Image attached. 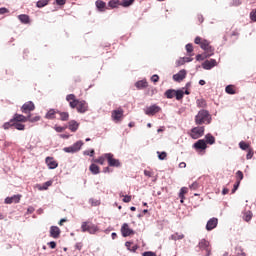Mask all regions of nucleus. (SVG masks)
<instances>
[{"instance_id":"obj_1","label":"nucleus","mask_w":256,"mask_h":256,"mask_svg":"<svg viewBox=\"0 0 256 256\" xmlns=\"http://www.w3.org/2000/svg\"><path fill=\"white\" fill-rule=\"evenodd\" d=\"M211 121V114L205 109L200 110L195 116L196 125H210Z\"/></svg>"},{"instance_id":"obj_2","label":"nucleus","mask_w":256,"mask_h":256,"mask_svg":"<svg viewBox=\"0 0 256 256\" xmlns=\"http://www.w3.org/2000/svg\"><path fill=\"white\" fill-rule=\"evenodd\" d=\"M82 233H89L90 235H95L99 231V227L91 222H82L81 224Z\"/></svg>"},{"instance_id":"obj_3","label":"nucleus","mask_w":256,"mask_h":256,"mask_svg":"<svg viewBox=\"0 0 256 256\" xmlns=\"http://www.w3.org/2000/svg\"><path fill=\"white\" fill-rule=\"evenodd\" d=\"M201 49L205 51V57H213L215 55V48L211 46V42H209V40H202Z\"/></svg>"},{"instance_id":"obj_4","label":"nucleus","mask_w":256,"mask_h":256,"mask_svg":"<svg viewBox=\"0 0 256 256\" xmlns=\"http://www.w3.org/2000/svg\"><path fill=\"white\" fill-rule=\"evenodd\" d=\"M81 147H83V141L79 140L76 143H74L73 145L63 148V152L64 153H77V152L81 151Z\"/></svg>"},{"instance_id":"obj_5","label":"nucleus","mask_w":256,"mask_h":256,"mask_svg":"<svg viewBox=\"0 0 256 256\" xmlns=\"http://www.w3.org/2000/svg\"><path fill=\"white\" fill-rule=\"evenodd\" d=\"M196 249H199V251H205L207 252L205 256H211V249L209 248V241L205 239H201L196 246Z\"/></svg>"},{"instance_id":"obj_6","label":"nucleus","mask_w":256,"mask_h":256,"mask_svg":"<svg viewBox=\"0 0 256 256\" xmlns=\"http://www.w3.org/2000/svg\"><path fill=\"white\" fill-rule=\"evenodd\" d=\"M203 135H205V127L200 126L191 129L190 136L192 139H199L200 137H203Z\"/></svg>"},{"instance_id":"obj_7","label":"nucleus","mask_w":256,"mask_h":256,"mask_svg":"<svg viewBox=\"0 0 256 256\" xmlns=\"http://www.w3.org/2000/svg\"><path fill=\"white\" fill-rule=\"evenodd\" d=\"M104 157L107 159L108 165L110 167H121V162L119 161V159L113 158L112 153H106L104 154Z\"/></svg>"},{"instance_id":"obj_8","label":"nucleus","mask_w":256,"mask_h":256,"mask_svg":"<svg viewBox=\"0 0 256 256\" xmlns=\"http://www.w3.org/2000/svg\"><path fill=\"white\" fill-rule=\"evenodd\" d=\"M159 111H161V107H159L157 104H153V105L147 107L144 110V113H145V115L153 116L156 113H159Z\"/></svg>"},{"instance_id":"obj_9","label":"nucleus","mask_w":256,"mask_h":256,"mask_svg":"<svg viewBox=\"0 0 256 256\" xmlns=\"http://www.w3.org/2000/svg\"><path fill=\"white\" fill-rule=\"evenodd\" d=\"M66 101H68L71 109L77 108L80 100L75 98V94H69L66 96Z\"/></svg>"},{"instance_id":"obj_10","label":"nucleus","mask_w":256,"mask_h":256,"mask_svg":"<svg viewBox=\"0 0 256 256\" xmlns=\"http://www.w3.org/2000/svg\"><path fill=\"white\" fill-rule=\"evenodd\" d=\"M202 67L206 71H211V69H213V67H217V60H215V59L205 60L202 63Z\"/></svg>"},{"instance_id":"obj_11","label":"nucleus","mask_w":256,"mask_h":256,"mask_svg":"<svg viewBox=\"0 0 256 256\" xmlns=\"http://www.w3.org/2000/svg\"><path fill=\"white\" fill-rule=\"evenodd\" d=\"M122 237H129L130 235H135V231L129 228V224L124 223L121 227Z\"/></svg>"},{"instance_id":"obj_12","label":"nucleus","mask_w":256,"mask_h":256,"mask_svg":"<svg viewBox=\"0 0 256 256\" xmlns=\"http://www.w3.org/2000/svg\"><path fill=\"white\" fill-rule=\"evenodd\" d=\"M21 111L22 113H31V111H35V104L32 101H28L22 105Z\"/></svg>"},{"instance_id":"obj_13","label":"nucleus","mask_w":256,"mask_h":256,"mask_svg":"<svg viewBox=\"0 0 256 256\" xmlns=\"http://www.w3.org/2000/svg\"><path fill=\"white\" fill-rule=\"evenodd\" d=\"M76 109L78 113H87V111L89 110V105L85 100H80Z\"/></svg>"},{"instance_id":"obj_14","label":"nucleus","mask_w":256,"mask_h":256,"mask_svg":"<svg viewBox=\"0 0 256 256\" xmlns=\"http://www.w3.org/2000/svg\"><path fill=\"white\" fill-rule=\"evenodd\" d=\"M19 201H21V195L16 194V195H13L11 197H6L5 200H4V203L6 205H11L12 203H19Z\"/></svg>"},{"instance_id":"obj_15","label":"nucleus","mask_w":256,"mask_h":256,"mask_svg":"<svg viewBox=\"0 0 256 256\" xmlns=\"http://www.w3.org/2000/svg\"><path fill=\"white\" fill-rule=\"evenodd\" d=\"M185 77H187V71L185 69H182L178 73L173 75L174 81H177L178 83L183 81Z\"/></svg>"},{"instance_id":"obj_16","label":"nucleus","mask_w":256,"mask_h":256,"mask_svg":"<svg viewBox=\"0 0 256 256\" xmlns=\"http://www.w3.org/2000/svg\"><path fill=\"white\" fill-rule=\"evenodd\" d=\"M112 119L116 122L121 121V119H123V109L119 108L118 110H113Z\"/></svg>"},{"instance_id":"obj_17","label":"nucleus","mask_w":256,"mask_h":256,"mask_svg":"<svg viewBox=\"0 0 256 256\" xmlns=\"http://www.w3.org/2000/svg\"><path fill=\"white\" fill-rule=\"evenodd\" d=\"M193 148L197 150L205 151V149H207V142H205V140L203 139H200L196 143H194Z\"/></svg>"},{"instance_id":"obj_18","label":"nucleus","mask_w":256,"mask_h":256,"mask_svg":"<svg viewBox=\"0 0 256 256\" xmlns=\"http://www.w3.org/2000/svg\"><path fill=\"white\" fill-rule=\"evenodd\" d=\"M28 116H24L23 114H15L12 118L14 123H27Z\"/></svg>"},{"instance_id":"obj_19","label":"nucleus","mask_w":256,"mask_h":256,"mask_svg":"<svg viewBox=\"0 0 256 256\" xmlns=\"http://www.w3.org/2000/svg\"><path fill=\"white\" fill-rule=\"evenodd\" d=\"M217 223H219V220L217 218H211L210 220H208L206 224L207 231H213V229L217 227Z\"/></svg>"},{"instance_id":"obj_20","label":"nucleus","mask_w":256,"mask_h":256,"mask_svg":"<svg viewBox=\"0 0 256 256\" xmlns=\"http://www.w3.org/2000/svg\"><path fill=\"white\" fill-rule=\"evenodd\" d=\"M59 235H61V229L57 226H51L50 237H53V239H59Z\"/></svg>"},{"instance_id":"obj_21","label":"nucleus","mask_w":256,"mask_h":256,"mask_svg":"<svg viewBox=\"0 0 256 256\" xmlns=\"http://www.w3.org/2000/svg\"><path fill=\"white\" fill-rule=\"evenodd\" d=\"M46 163L49 169H57V167H59V164L57 163V161L53 160V157H47Z\"/></svg>"},{"instance_id":"obj_22","label":"nucleus","mask_w":256,"mask_h":256,"mask_svg":"<svg viewBox=\"0 0 256 256\" xmlns=\"http://www.w3.org/2000/svg\"><path fill=\"white\" fill-rule=\"evenodd\" d=\"M68 129H70V131H72V133H75V131H77V129H79V123L75 120H71L68 123Z\"/></svg>"},{"instance_id":"obj_23","label":"nucleus","mask_w":256,"mask_h":256,"mask_svg":"<svg viewBox=\"0 0 256 256\" xmlns=\"http://www.w3.org/2000/svg\"><path fill=\"white\" fill-rule=\"evenodd\" d=\"M95 5H96V9L98 11H100V13H103V11H105V7H107V4L104 1H101V0H97L95 2Z\"/></svg>"},{"instance_id":"obj_24","label":"nucleus","mask_w":256,"mask_h":256,"mask_svg":"<svg viewBox=\"0 0 256 256\" xmlns=\"http://www.w3.org/2000/svg\"><path fill=\"white\" fill-rule=\"evenodd\" d=\"M89 171L92 173V175H99V173H101V170L97 166V164H91L89 167Z\"/></svg>"},{"instance_id":"obj_25","label":"nucleus","mask_w":256,"mask_h":256,"mask_svg":"<svg viewBox=\"0 0 256 256\" xmlns=\"http://www.w3.org/2000/svg\"><path fill=\"white\" fill-rule=\"evenodd\" d=\"M108 6L111 9H117V7H121V1H119V0H110L108 2Z\"/></svg>"},{"instance_id":"obj_26","label":"nucleus","mask_w":256,"mask_h":256,"mask_svg":"<svg viewBox=\"0 0 256 256\" xmlns=\"http://www.w3.org/2000/svg\"><path fill=\"white\" fill-rule=\"evenodd\" d=\"M52 185H53L52 181H47L43 185H38V189L39 191H47L49 187H51Z\"/></svg>"},{"instance_id":"obj_27","label":"nucleus","mask_w":256,"mask_h":256,"mask_svg":"<svg viewBox=\"0 0 256 256\" xmlns=\"http://www.w3.org/2000/svg\"><path fill=\"white\" fill-rule=\"evenodd\" d=\"M205 143L208 145H215V136H212L211 134H206L205 135Z\"/></svg>"},{"instance_id":"obj_28","label":"nucleus","mask_w":256,"mask_h":256,"mask_svg":"<svg viewBox=\"0 0 256 256\" xmlns=\"http://www.w3.org/2000/svg\"><path fill=\"white\" fill-rule=\"evenodd\" d=\"M235 253L237 256H247V253H245V249L241 246L235 247Z\"/></svg>"},{"instance_id":"obj_29","label":"nucleus","mask_w":256,"mask_h":256,"mask_svg":"<svg viewBox=\"0 0 256 256\" xmlns=\"http://www.w3.org/2000/svg\"><path fill=\"white\" fill-rule=\"evenodd\" d=\"M170 239L172 240V241H181V239H185V235H183V234H179V233H175V234H172L171 236H170Z\"/></svg>"},{"instance_id":"obj_30","label":"nucleus","mask_w":256,"mask_h":256,"mask_svg":"<svg viewBox=\"0 0 256 256\" xmlns=\"http://www.w3.org/2000/svg\"><path fill=\"white\" fill-rule=\"evenodd\" d=\"M175 93H176V90L175 89H168L166 90V92L164 93L165 97L167 99H173V97H175Z\"/></svg>"},{"instance_id":"obj_31","label":"nucleus","mask_w":256,"mask_h":256,"mask_svg":"<svg viewBox=\"0 0 256 256\" xmlns=\"http://www.w3.org/2000/svg\"><path fill=\"white\" fill-rule=\"evenodd\" d=\"M18 19H19V21L24 23V25H27V23H29V15H27V14L18 15Z\"/></svg>"},{"instance_id":"obj_32","label":"nucleus","mask_w":256,"mask_h":256,"mask_svg":"<svg viewBox=\"0 0 256 256\" xmlns=\"http://www.w3.org/2000/svg\"><path fill=\"white\" fill-rule=\"evenodd\" d=\"M57 111H58V110L50 109V110L46 113L45 118H46V119H54V118H55V114L58 113Z\"/></svg>"},{"instance_id":"obj_33","label":"nucleus","mask_w":256,"mask_h":256,"mask_svg":"<svg viewBox=\"0 0 256 256\" xmlns=\"http://www.w3.org/2000/svg\"><path fill=\"white\" fill-rule=\"evenodd\" d=\"M135 87H137V89H145V87H147V81L146 80L137 81L135 83Z\"/></svg>"},{"instance_id":"obj_34","label":"nucleus","mask_w":256,"mask_h":256,"mask_svg":"<svg viewBox=\"0 0 256 256\" xmlns=\"http://www.w3.org/2000/svg\"><path fill=\"white\" fill-rule=\"evenodd\" d=\"M51 0H39L37 3H36V7H38V9H42V7H46V5H49V2Z\"/></svg>"},{"instance_id":"obj_35","label":"nucleus","mask_w":256,"mask_h":256,"mask_svg":"<svg viewBox=\"0 0 256 256\" xmlns=\"http://www.w3.org/2000/svg\"><path fill=\"white\" fill-rule=\"evenodd\" d=\"M197 107L205 109V107H207V101H205V99H198L196 101Z\"/></svg>"},{"instance_id":"obj_36","label":"nucleus","mask_w":256,"mask_h":256,"mask_svg":"<svg viewBox=\"0 0 256 256\" xmlns=\"http://www.w3.org/2000/svg\"><path fill=\"white\" fill-rule=\"evenodd\" d=\"M185 95V92L183 90H176L175 97L177 101H181Z\"/></svg>"},{"instance_id":"obj_37","label":"nucleus","mask_w":256,"mask_h":256,"mask_svg":"<svg viewBox=\"0 0 256 256\" xmlns=\"http://www.w3.org/2000/svg\"><path fill=\"white\" fill-rule=\"evenodd\" d=\"M185 193H187V187H182L179 192V198L181 199L180 203H183V199H185Z\"/></svg>"},{"instance_id":"obj_38","label":"nucleus","mask_w":256,"mask_h":256,"mask_svg":"<svg viewBox=\"0 0 256 256\" xmlns=\"http://www.w3.org/2000/svg\"><path fill=\"white\" fill-rule=\"evenodd\" d=\"M13 127H15L17 131H25V124H21L19 122H13Z\"/></svg>"},{"instance_id":"obj_39","label":"nucleus","mask_w":256,"mask_h":256,"mask_svg":"<svg viewBox=\"0 0 256 256\" xmlns=\"http://www.w3.org/2000/svg\"><path fill=\"white\" fill-rule=\"evenodd\" d=\"M57 113L60 115L61 121H68L69 120V113L59 112V111H57Z\"/></svg>"},{"instance_id":"obj_40","label":"nucleus","mask_w":256,"mask_h":256,"mask_svg":"<svg viewBox=\"0 0 256 256\" xmlns=\"http://www.w3.org/2000/svg\"><path fill=\"white\" fill-rule=\"evenodd\" d=\"M132 3H135V0H122L120 2L121 7H131Z\"/></svg>"},{"instance_id":"obj_41","label":"nucleus","mask_w":256,"mask_h":256,"mask_svg":"<svg viewBox=\"0 0 256 256\" xmlns=\"http://www.w3.org/2000/svg\"><path fill=\"white\" fill-rule=\"evenodd\" d=\"M243 219H244V221L249 223V221H251V219H253V213L251 211L246 212L243 216Z\"/></svg>"},{"instance_id":"obj_42","label":"nucleus","mask_w":256,"mask_h":256,"mask_svg":"<svg viewBox=\"0 0 256 256\" xmlns=\"http://www.w3.org/2000/svg\"><path fill=\"white\" fill-rule=\"evenodd\" d=\"M225 92L228 93V95H235V89H233V85L226 86Z\"/></svg>"},{"instance_id":"obj_43","label":"nucleus","mask_w":256,"mask_h":256,"mask_svg":"<svg viewBox=\"0 0 256 256\" xmlns=\"http://www.w3.org/2000/svg\"><path fill=\"white\" fill-rule=\"evenodd\" d=\"M28 121L30 123H37V121H41V116L31 117V115H28Z\"/></svg>"},{"instance_id":"obj_44","label":"nucleus","mask_w":256,"mask_h":256,"mask_svg":"<svg viewBox=\"0 0 256 256\" xmlns=\"http://www.w3.org/2000/svg\"><path fill=\"white\" fill-rule=\"evenodd\" d=\"M158 154V159H160V161H165L167 159V152H157Z\"/></svg>"},{"instance_id":"obj_45","label":"nucleus","mask_w":256,"mask_h":256,"mask_svg":"<svg viewBox=\"0 0 256 256\" xmlns=\"http://www.w3.org/2000/svg\"><path fill=\"white\" fill-rule=\"evenodd\" d=\"M239 147L240 149H242V151H247V149L249 148V144H247L245 141H241L239 142Z\"/></svg>"},{"instance_id":"obj_46","label":"nucleus","mask_w":256,"mask_h":256,"mask_svg":"<svg viewBox=\"0 0 256 256\" xmlns=\"http://www.w3.org/2000/svg\"><path fill=\"white\" fill-rule=\"evenodd\" d=\"M13 119H11L9 122H5L4 125H3V129L7 130V129H11V127H14L13 126Z\"/></svg>"},{"instance_id":"obj_47","label":"nucleus","mask_w":256,"mask_h":256,"mask_svg":"<svg viewBox=\"0 0 256 256\" xmlns=\"http://www.w3.org/2000/svg\"><path fill=\"white\" fill-rule=\"evenodd\" d=\"M236 179H237V181H243V172L242 171H240V170H238L237 172H236Z\"/></svg>"},{"instance_id":"obj_48","label":"nucleus","mask_w":256,"mask_h":256,"mask_svg":"<svg viewBox=\"0 0 256 256\" xmlns=\"http://www.w3.org/2000/svg\"><path fill=\"white\" fill-rule=\"evenodd\" d=\"M250 19L256 23V9H253L251 12H250Z\"/></svg>"},{"instance_id":"obj_49","label":"nucleus","mask_w":256,"mask_h":256,"mask_svg":"<svg viewBox=\"0 0 256 256\" xmlns=\"http://www.w3.org/2000/svg\"><path fill=\"white\" fill-rule=\"evenodd\" d=\"M83 155H88L89 157H93L95 155V150L94 149H91L90 151L86 150L83 152Z\"/></svg>"},{"instance_id":"obj_50","label":"nucleus","mask_w":256,"mask_h":256,"mask_svg":"<svg viewBox=\"0 0 256 256\" xmlns=\"http://www.w3.org/2000/svg\"><path fill=\"white\" fill-rule=\"evenodd\" d=\"M209 57H205V53L204 56L202 54H198L196 55V61H205V59H208Z\"/></svg>"},{"instance_id":"obj_51","label":"nucleus","mask_w":256,"mask_h":256,"mask_svg":"<svg viewBox=\"0 0 256 256\" xmlns=\"http://www.w3.org/2000/svg\"><path fill=\"white\" fill-rule=\"evenodd\" d=\"M239 185H241L240 180H237L236 183L233 186L232 193H235L239 189Z\"/></svg>"},{"instance_id":"obj_52","label":"nucleus","mask_w":256,"mask_h":256,"mask_svg":"<svg viewBox=\"0 0 256 256\" xmlns=\"http://www.w3.org/2000/svg\"><path fill=\"white\" fill-rule=\"evenodd\" d=\"M194 43H195L196 45H200V48H201V45H202V43H203V39H201V37L197 36V37L195 38V40H194Z\"/></svg>"},{"instance_id":"obj_53","label":"nucleus","mask_w":256,"mask_h":256,"mask_svg":"<svg viewBox=\"0 0 256 256\" xmlns=\"http://www.w3.org/2000/svg\"><path fill=\"white\" fill-rule=\"evenodd\" d=\"M186 51H187V53H193V44L188 43L186 45Z\"/></svg>"},{"instance_id":"obj_54","label":"nucleus","mask_w":256,"mask_h":256,"mask_svg":"<svg viewBox=\"0 0 256 256\" xmlns=\"http://www.w3.org/2000/svg\"><path fill=\"white\" fill-rule=\"evenodd\" d=\"M54 129H55L56 133H63V131L65 130V127L55 126Z\"/></svg>"},{"instance_id":"obj_55","label":"nucleus","mask_w":256,"mask_h":256,"mask_svg":"<svg viewBox=\"0 0 256 256\" xmlns=\"http://www.w3.org/2000/svg\"><path fill=\"white\" fill-rule=\"evenodd\" d=\"M151 81L153 83H157L159 81V75L157 74H154L152 77H151Z\"/></svg>"},{"instance_id":"obj_56","label":"nucleus","mask_w":256,"mask_h":256,"mask_svg":"<svg viewBox=\"0 0 256 256\" xmlns=\"http://www.w3.org/2000/svg\"><path fill=\"white\" fill-rule=\"evenodd\" d=\"M177 67H181V65H185V61L183 58H180L179 60L176 61Z\"/></svg>"},{"instance_id":"obj_57","label":"nucleus","mask_w":256,"mask_h":256,"mask_svg":"<svg viewBox=\"0 0 256 256\" xmlns=\"http://www.w3.org/2000/svg\"><path fill=\"white\" fill-rule=\"evenodd\" d=\"M123 202L124 203H131V196L125 195L124 198H123Z\"/></svg>"},{"instance_id":"obj_58","label":"nucleus","mask_w":256,"mask_h":256,"mask_svg":"<svg viewBox=\"0 0 256 256\" xmlns=\"http://www.w3.org/2000/svg\"><path fill=\"white\" fill-rule=\"evenodd\" d=\"M143 256H157L155 252L147 251L143 253Z\"/></svg>"},{"instance_id":"obj_59","label":"nucleus","mask_w":256,"mask_h":256,"mask_svg":"<svg viewBox=\"0 0 256 256\" xmlns=\"http://www.w3.org/2000/svg\"><path fill=\"white\" fill-rule=\"evenodd\" d=\"M48 245L50 249H55V247H57V243L55 241L48 242Z\"/></svg>"},{"instance_id":"obj_60","label":"nucleus","mask_w":256,"mask_h":256,"mask_svg":"<svg viewBox=\"0 0 256 256\" xmlns=\"http://www.w3.org/2000/svg\"><path fill=\"white\" fill-rule=\"evenodd\" d=\"M246 159H253V150H249L247 155H246Z\"/></svg>"},{"instance_id":"obj_61","label":"nucleus","mask_w":256,"mask_h":256,"mask_svg":"<svg viewBox=\"0 0 256 256\" xmlns=\"http://www.w3.org/2000/svg\"><path fill=\"white\" fill-rule=\"evenodd\" d=\"M8 12H9V9L5 7L0 8V15H5V13H8Z\"/></svg>"},{"instance_id":"obj_62","label":"nucleus","mask_w":256,"mask_h":256,"mask_svg":"<svg viewBox=\"0 0 256 256\" xmlns=\"http://www.w3.org/2000/svg\"><path fill=\"white\" fill-rule=\"evenodd\" d=\"M144 175H145L146 177H153V172L148 171V170H144Z\"/></svg>"},{"instance_id":"obj_63","label":"nucleus","mask_w":256,"mask_h":256,"mask_svg":"<svg viewBox=\"0 0 256 256\" xmlns=\"http://www.w3.org/2000/svg\"><path fill=\"white\" fill-rule=\"evenodd\" d=\"M232 5L238 7V5H241V0H232Z\"/></svg>"},{"instance_id":"obj_64","label":"nucleus","mask_w":256,"mask_h":256,"mask_svg":"<svg viewBox=\"0 0 256 256\" xmlns=\"http://www.w3.org/2000/svg\"><path fill=\"white\" fill-rule=\"evenodd\" d=\"M197 187H199V183H197V182H194V183H192L191 185H190V189H197Z\"/></svg>"}]
</instances>
